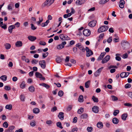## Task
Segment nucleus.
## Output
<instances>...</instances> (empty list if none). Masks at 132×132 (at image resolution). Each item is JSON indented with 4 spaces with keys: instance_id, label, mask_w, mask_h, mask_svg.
I'll list each match as a JSON object with an SVG mask.
<instances>
[{
    "instance_id": "obj_30",
    "label": "nucleus",
    "mask_w": 132,
    "mask_h": 132,
    "mask_svg": "<svg viewBox=\"0 0 132 132\" xmlns=\"http://www.w3.org/2000/svg\"><path fill=\"white\" fill-rule=\"evenodd\" d=\"M116 55V57H115L116 60L119 61H121V57L118 56L120 55V54H117Z\"/></svg>"
},
{
    "instance_id": "obj_24",
    "label": "nucleus",
    "mask_w": 132,
    "mask_h": 132,
    "mask_svg": "<svg viewBox=\"0 0 132 132\" xmlns=\"http://www.w3.org/2000/svg\"><path fill=\"white\" fill-rule=\"evenodd\" d=\"M112 121L113 123L116 124H117L119 122V120L116 118H113Z\"/></svg>"
},
{
    "instance_id": "obj_35",
    "label": "nucleus",
    "mask_w": 132,
    "mask_h": 132,
    "mask_svg": "<svg viewBox=\"0 0 132 132\" xmlns=\"http://www.w3.org/2000/svg\"><path fill=\"white\" fill-rule=\"evenodd\" d=\"M57 126L60 128L61 129H62L63 128V127L62 126V124L61 122H58L56 123Z\"/></svg>"
},
{
    "instance_id": "obj_63",
    "label": "nucleus",
    "mask_w": 132,
    "mask_h": 132,
    "mask_svg": "<svg viewBox=\"0 0 132 132\" xmlns=\"http://www.w3.org/2000/svg\"><path fill=\"white\" fill-rule=\"evenodd\" d=\"M18 79L16 77H13L12 80L13 81H16Z\"/></svg>"
},
{
    "instance_id": "obj_28",
    "label": "nucleus",
    "mask_w": 132,
    "mask_h": 132,
    "mask_svg": "<svg viewBox=\"0 0 132 132\" xmlns=\"http://www.w3.org/2000/svg\"><path fill=\"white\" fill-rule=\"evenodd\" d=\"M127 117V114H123L121 116V119L123 120H125Z\"/></svg>"
},
{
    "instance_id": "obj_49",
    "label": "nucleus",
    "mask_w": 132,
    "mask_h": 132,
    "mask_svg": "<svg viewBox=\"0 0 132 132\" xmlns=\"http://www.w3.org/2000/svg\"><path fill=\"white\" fill-rule=\"evenodd\" d=\"M31 28L32 30H34L37 29V27H35L34 25L33 24L31 23Z\"/></svg>"
},
{
    "instance_id": "obj_48",
    "label": "nucleus",
    "mask_w": 132,
    "mask_h": 132,
    "mask_svg": "<svg viewBox=\"0 0 132 132\" xmlns=\"http://www.w3.org/2000/svg\"><path fill=\"white\" fill-rule=\"evenodd\" d=\"M39 44L43 46H45L46 45V42L43 41H40L39 42Z\"/></svg>"
},
{
    "instance_id": "obj_33",
    "label": "nucleus",
    "mask_w": 132,
    "mask_h": 132,
    "mask_svg": "<svg viewBox=\"0 0 132 132\" xmlns=\"http://www.w3.org/2000/svg\"><path fill=\"white\" fill-rule=\"evenodd\" d=\"M12 108V105L11 104L7 105L5 107V108L6 109H8L9 110H11Z\"/></svg>"
},
{
    "instance_id": "obj_62",
    "label": "nucleus",
    "mask_w": 132,
    "mask_h": 132,
    "mask_svg": "<svg viewBox=\"0 0 132 132\" xmlns=\"http://www.w3.org/2000/svg\"><path fill=\"white\" fill-rule=\"evenodd\" d=\"M15 26H16L17 28L19 27L20 25V23L19 22H17L15 24Z\"/></svg>"
},
{
    "instance_id": "obj_60",
    "label": "nucleus",
    "mask_w": 132,
    "mask_h": 132,
    "mask_svg": "<svg viewBox=\"0 0 132 132\" xmlns=\"http://www.w3.org/2000/svg\"><path fill=\"white\" fill-rule=\"evenodd\" d=\"M109 31L110 32L112 33L114 32V30H113V28H111L109 29Z\"/></svg>"
},
{
    "instance_id": "obj_34",
    "label": "nucleus",
    "mask_w": 132,
    "mask_h": 132,
    "mask_svg": "<svg viewBox=\"0 0 132 132\" xmlns=\"http://www.w3.org/2000/svg\"><path fill=\"white\" fill-rule=\"evenodd\" d=\"M92 99L95 102H97L98 101V98L94 96H92Z\"/></svg>"
},
{
    "instance_id": "obj_12",
    "label": "nucleus",
    "mask_w": 132,
    "mask_h": 132,
    "mask_svg": "<svg viewBox=\"0 0 132 132\" xmlns=\"http://www.w3.org/2000/svg\"><path fill=\"white\" fill-rule=\"evenodd\" d=\"M129 74L128 72H122L121 73L120 75V77L121 78H124L128 77Z\"/></svg>"
},
{
    "instance_id": "obj_40",
    "label": "nucleus",
    "mask_w": 132,
    "mask_h": 132,
    "mask_svg": "<svg viewBox=\"0 0 132 132\" xmlns=\"http://www.w3.org/2000/svg\"><path fill=\"white\" fill-rule=\"evenodd\" d=\"M25 82L24 81H23L20 85V87L22 89H23L25 86Z\"/></svg>"
},
{
    "instance_id": "obj_41",
    "label": "nucleus",
    "mask_w": 132,
    "mask_h": 132,
    "mask_svg": "<svg viewBox=\"0 0 132 132\" xmlns=\"http://www.w3.org/2000/svg\"><path fill=\"white\" fill-rule=\"evenodd\" d=\"M72 15L71 13H69L67 14H65L64 15L63 17L64 18H67L69 17L70 16Z\"/></svg>"
},
{
    "instance_id": "obj_57",
    "label": "nucleus",
    "mask_w": 132,
    "mask_h": 132,
    "mask_svg": "<svg viewBox=\"0 0 132 132\" xmlns=\"http://www.w3.org/2000/svg\"><path fill=\"white\" fill-rule=\"evenodd\" d=\"M57 110V108L56 106H54L51 109V111L52 112L55 111Z\"/></svg>"
},
{
    "instance_id": "obj_61",
    "label": "nucleus",
    "mask_w": 132,
    "mask_h": 132,
    "mask_svg": "<svg viewBox=\"0 0 132 132\" xmlns=\"http://www.w3.org/2000/svg\"><path fill=\"white\" fill-rule=\"evenodd\" d=\"M125 105L128 106H131V104L128 103H126L124 104Z\"/></svg>"
},
{
    "instance_id": "obj_64",
    "label": "nucleus",
    "mask_w": 132,
    "mask_h": 132,
    "mask_svg": "<svg viewBox=\"0 0 132 132\" xmlns=\"http://www.w3.org/2000/svg\"><path fill=\"white\" fill-rule=\"evenodd\" d=\"M23 130L22 128H20L18 130H16L15 132H23Z\"/></svg>"
},
{
    "instance_id": "obj_51",
    "label": "nucleus",
    "mask_w": 132,
    "mask_h": 132,
    "mask_svg": "<svg viewBox=\"0 0 132 132\" xmlns=\"http://www.w3.org/2000/svg\"><path fill=\"white\" fill-rule=\"evenodd\" d=\"M38 62V61L36 59H34L32 61L31 63L32 64H36Z\"/></svg>"
},
{
    "instance_id": "obj_25",
    "label": "nucleus",
    "mask_w": 132,
    "mask_h": 132,
    "mask_svg": "<svg viewBox=\"0 0 132 132\" xmlns=\"http://www.w3.org/2000/svg\"><path fill=\"white\" fill-rule=\"evenodd\" d=\"M88 117V114L86 113H84L82 114L80 116L81 118L82 119H86Z\"/></svg>"
},
{
    "instance_id": "obj_58",
    "label": "nucleus",
    "mask_w": 132,
    "mask_h": 132,
    "mask_svg": "<svg viewBox=\"0 0 132 132\" xmlns=\"http://www.w3.org/2000/svg\"><path fill=\"white\" fill-rule=\"evenodd\" d=\"M3 26H1V27L2 28L4 29H7V27L6 24H4Z\"/></svg>"
},
{
    "instance_id": "obj_56",
    "label": "nucleus",
    "mask_w": 132,
    "mask_h": 132,
    "mask_svg": "<svg viewBox=\"0 0 132 132\" xmlns=\"http://www.w3.org/2000/svg\"><path fill=\"white\" fill-rule=\"evenodd\" d=\"M112 41V37H110L108 38V39L107 40V41L108 43H110Z\"/></svg>"
},
{
    "instance_id": "obj_47",
    "label": "nucleus",
    "mask_w": 132,
    "mask_h": 132,
    "mask_svg": "<svg viewBox=\"0 0 132 132\" xmlns=\"http://www.w3.org/2000/svg\"><path fill=\"white\" fill-rule=\"evenodd\" d=\"M4 89L6 90H9L11 89V87L8 86H6L5 87Z\"/></svg>"
},
{
    "instance_id": "obj_21",
    "label": "nucleus",
    "mask_w": 132,
    "mask_h": 132,
    "mask_svg": "<svg viewBox=\"0 0 132 132\" xmlns=\"http://www.w3.org/2000/svg\"><path fill=\"white\" fill-rule=\"evenodd\" d=\"M39 85L42 86L46 88V89H48L50 88V86L46 84L45 83H42L39 84Z\"/></svg>"
},
{
    "instance_id": "obj_11",
    "label": "nucleus",
    "mask_w": 132,
    "mask_h": 132,
    "mask_svg": "<svg viewBox=\"0 0 132 132\" xmlns=\"http://www.w3.org/2000/svg\"><path fill=\"white\" fill-rule=\"evenodd\" d=\"M96 22L95 20H93L90 22L88 24V26L90 27H94L96 25Z\"/></svg>"
},
{
    "instance_id": "obj_3",
    "label": "nucleus",
    "mask_w": 132,
    "mask_h": 132,
    "mask_svg": "<svg viewBox=\"0 0 132 132\" xmlns=\"http://www.w3.org/2000/svg\"><path fill=\"white\" fill-rule=\"evenodd\" d=\"M54 0H46L45 2L42 4V6H45L48 5H50L54 2Z\"/></svg>"
},
{
    "instance_id": "obj_17",
    "label": "nucleus",
    "mask_w": 132,
    "mask_h": 132,
    "mask_svg": "<svg viewBox=\"0 0 132 132\" xmlns=\"http://www.w3.org/2000/svg\"><path fill=\"white\" fill-rule=\"evenodd\" d=\"M28 39L31 42H33L36 39V37L32 36H29L28 37Z\"/></svg>"
},
{
    "instance_id": "obj_39",
    "label": "nucleus",
    "mask_w": 132,
    "mask_h": 132,
    "mask_svg": "<svg viewBox=\"0 0 132 132\" xmlns=\"http://www.w3.org/2000/svg\"><path fill=\"white\" fill-rule=\"evenodd\" d=\"M8 126V123L6 121L4 122L3 125V127L5 128H7Z\"/></svg>"
},
{
    "instance_id": "obj_15",
    "label": "nucleus",
    "mask_w": 132,
    "mask_h": 132,
    "mask_svg": "<svg viewBox=\"0 0 132 132\" xmlns=\"http://www.w3.org/2000/svg\"><path fill=\"white\" fill-rule=\"evenodd\" d=\"M58 117L61 120H63L64 118V113L62 112H60L59 113Z\"/></svg>"
},
{
    "instance_id": "obj_37",
    "label": "nucleus",
    "mask_w": 132,
    "mask_h": 132,
    "mask_svg": "<svg viewBox=\"0 0 132 132\" xmlns=\"http://www.w3.org/2000/svg\"><path fill=\"white\" fill-rule=\"evenodd\" d=\"M60 37L61 40H66V37L63 34L60 35Z\"/></svg>"
},
{
    "instance_id": "obj_10",
    "label": "nucleus",
    "mask_w": 132,
    "mask_h": 132,
    "mask_svg": "<svg viewBox=\"0 0 132 132\" xmlns=\"http://www.w3.org/2000/svg\"><path fill=\"white\" fill-rule=\"evenodd\" d=\"M103 67H102L99 68L94 73V75L96 77L99 76L101 72L102 71Z\"/></svg>"
},
{
    "instance_id": "obj_44",
    "label": "nucleus",
    "mask_w": 132,
    "mask_h": 132,
    "mask_svg": "<svg viewBox=\"0 0 132 132\" xmlns=\"http://www.w3.org/2000/svg\"><path fill=\"white\" fill-rule=\"evenodd\" d=\"M131 87V85L130 84L128 83L125 85V87L126 88H130Z\"/></svg>"
},
{
    "instance_id": "obj_54",
    "label": "nucleus",
    "mask_w": 132,
    "mask_h": 132,
    "mask_svg": "<svg viewBox=\"0 0 132 132\" xmlns=\"http://www.w3.org/2000/svg\"><path fill=\"white\" fill-rule=\"evenodd\" d=\"M48 52H46L45 53H43V57L44 58L46 57L48 55Z\"/></svg>"
},
{
    "instance_id": "obj_52",
    "label": "nucleus",
    "mask_w": 132,
    "mask_h": 132,
    "mask_svg": "<svg viewBox=\"0 0 132 132\" xmlns=\"http://www.w3.org/2000/svg\"><path fill=\"white\" fill-rule=\"evenodd\" d=\"M112 100L113 101H116L118 100V98L116 97L113 95L112 96Z\"/></svg>"
},
{
    "instance_id": "obj_1",
    "label": "nucleus",
    "mask_w": 132,
    "mask_h": 132,
    "mask_svg": "<svg viewBox=\"0 0 132 132\" xmlns=\"http://www.w3.org/2000/svg\"><path fill=\"white\" fill-rule=\"evenodd\" d=\"M109 28L108 26H103L100 27L98 29L97 31L99 33H101L107 30Z\"/></svg>"
},
{
    "instance_id": "obj_50",
    "label": "nucleus",
    "mask_w": 132,
    "mask_h": 132,
    "mask_svg": "<svg viewBox=\"0 0 132 132\" xmlns=\"http://www.w3.org/2000/svg\"><path fill=\"white\" fill-rule=\"evenodd\" d=\"M87 130L88 132H91L93 129V128L92 127H88L87 128Z\"/></svg>"
},
{
    "instance_id": "obj_7",
    "label": "nucleus",
    "mask_w": 132,
    "mask_h": 132,
    "mask_svg": "<svg viewBox=\"0 0 132 132\" xmlns=\"http://www.w3.org/2000/svg\"><path fill=\"white\" fill-rule=\"evenodd\" d=\"M110 58V56L109 55H107L102 60V63L103 64L106 63L107 62Z\"/></svg>"
},
{
    "instance_id": "obj_5",
    "label": "nucleus",
    "mask_w": 132,
    "mask_h": 132,
    "mask_svg": "<svg viewBox=\"0 0 132 132\" xmlns=\"http://www.w3.org/2000/svg\"><path fill=\"white\" fill-rule=\"evenodd\" d=\"M39 64L43 69H45L46 66V62L44 60L40 61L39 62Z\"/></svg>"
},
{
    "instance_id": "obj_27",
    "label": "nucleus",
    "mask_w": 132,
    "mask_h": 132,
    "mask_svg": "<svg viewBox=\"0 0 132 132\" xmlns=\"http://www.w3.org/2000/svg\"><path fill=\"white\" fill-rule=\"evenodd\" d=\"M28 89L29 91L31 92H33L35 91V88L33 86L29 87Z\"/></svg>"
},
{
    "instance_id": "obj_23",
    "label": "nucleus",
    "mask_w": 132,
    "mask_h": 132,
    "mask_svg": "<svg viewBox=\"0 0 132 132\" xmlns=\"http://www.w3.org/2000/svg\"><path fill=\"white\" fill-rule=\"evenodd\" d=\"M78 101L80 102H83L84 100L83 96L82 95H80L78 98Z\"/></svg>"
},
{
    "instance_id": "obj_6",
    "label": "nucleus",
    "mask_w": 132,
    "mask_h": 132,
    "mask_svg": "<svg viewBox=\"0 0 132 132\" xmlns=\"http://www.w3.org/2000/svg\"><path fill=\"white\" fill-rule=\"evenodd\" d=\"M76 46L80 50H81L82 52H85V49L81 45L80 43H79L77 44L76 45Z\"/></svg>"
},
{
    "instance_id": "obj_38",
    "label": "nucleus",
    "mask_w": 132,
    "mask_h": 132,
    "mask_svg": "<svg viewBox=\"0 0 132 132\" xmlns=\"http://www.w3.org/2000/svg\"><path fill=\"white\" fill-rule=\"evenodd\" d=\"M84 111V108H81L80 109L78 110L77 111V113L79 114L82 113Z\"/></svg>"
},
{
    "instance_id": "obj_46",
    "label": "nucleus",
    "mask_w": 132,
    "mask_h": 132,
    "mask_svg": "<svg viewBox=\"0 0 132 132\" xmlns=\"http://www.w3.org/2000/svg\"><path fill=\"white\" fill-rule=\"evenodd\" d=\"M52 122V121L50 120H47L46 122V123L49 125H51Z\"/></svg>"
},
{
    "instance_id": "obj_32",
    "label": "nucleus",
    "mask_w": 132,
    "mask_h": 132,
    "mask_svg": "<svg viewBox=\"0 0 132 132\" xmlns=\"http://www.w3.org/2000/svg\"><path fill=\"white\" fill-rule=\"evenodd\" d=\"M63 58H61L60 57H58L56 59V61L57 63H60L63 60Z\"/></svg>"
},
{
    "instance_id": "obj_31",
    "label": "nucleus",
    "mask_w": 132,
    "mask_h": 132,
    "mask_svg": "<svg viewBox=\"0 0 132 132\" xmlns=\"http://www.w3.org/2000/svg\"><path fill=\"white\" fill-rule=\"evenodd\" d=\"M4 46L5 47V48L7 50L10 49L11 47V45L9 43H6L5 44Z\"/></svg>"
},
{
    "instance_id": "obj_53",
    "label": "nucleus",
    "mask_w": 132,
    "mask_h": 132,
    "mask_svg": "<svg viewBox=\"0 0 132 132\" xmlns=\"http://www.w3.org/2000/svg\"><path fill=\"white\" fill-rule=\"evenodd\" d=\"M128 54L126 53L125 54H124L122 56V57L123 59H126L128 57Z\"/></svg>"
},
{
    "instance_id": "obj_45",
    "label": "nucleus",
    "mask_w": 132,
    "mask_h": 132,
    "mask_svg": "<svg viewBox=\"0 0 132 132\" xmlns=\"http://www.w3.org/2000/svg\"><path fill=\"white\" fill-rule=\"evenodd\" d=\"M63 94V92L62 90H60L58 93V95L60 96H62Z\"/></svg>"
},
{
    "instance_id": "obj_13",
    "label": "nucleus",
    "mask_w": 132,
    "mask_h": 132,
    "mask_svg": "<svg viewBox=\"0 0 132 132\" xmlns=\"http://www.w3.org/2000/svg\"><path fill=\"white\" fill-rule=\"evenodd\" d=\"M15 128V127L13 126H10L8 129L5 131V132H13V130Z\"/></svg>"
},
{
    "instance_id": "obj_4",
    "label": "nucleus",
    "mask_w": 132,
    "mask_h": 132,
    "mask_svg": "<svg viewBox=\"0 0 132 132\" xmlns=\"http://www.w3.org/2000/svg\"><path fill=\"white\" fill-rule=\"evenodd\" d=\"M91 33V31L89 29H85L83 32L84 35L86 37L89 36L90 35Z\"/></svg>"
},
{
    "instance_id": "obj_16",
    "label": "nucleus",
    "mask_w": 132,
    "mask_h": 132,
    "mask_svg": "<svg viewBox=\"0 0 132 132\" xmlns=\"http://www.w3.org/2000/svg\"><path fill=\"white\" fill-rule=\"evenodd\" d=\"M106 54V53L105 52L102 53L100 56L98 57L97 59V60L99 61L102 60Z\"/></svg>"
},
{
    "instance_id": "obj_26",
    "label": "nucleus",
    "mask_w": 132,
    "mask_h": 132,
    "mask_svg": "<svg viewBox=\"0 0 132 132\" xmlns=\"http://www.w3.org/2000/svg\"><path fill=\"white\" fill-rule=\"evenodd\" d=\"M33 111L34 113L36 114L40 112V110L39 109L36 108L33 109Z\"/></svg>"
},
{
    "instance_id": "obj_18",
    "label": "nucleus",
    "mask_w": 132,
    "mask_h": 132,
    "mask_svg": "<svg viewBox=\"0 0 132 132\" xmlns=\"http://www.w3.org/2000/svg\"><path fill=\"white\" fill-rule=\"evenodd\" d=\"M15 45L17 47H21L22 46V43L20 41H18L15 43Z\"/></svg>"
},
{
    "instance_id": "obj_43",
    "label": "nucleus",
    "mask_w": 132,
    "mask_h": 132,
    "mask_svg": "<svg viewBox=\"0 0 132 132\" xmlns=\"http://www.w3.org/2000/svg\"><path fill=\"white\" fill-rule=\"evenodd\" d=\"M106 3L105 0H101L99 2V4H104Z\"/></svg>"
},
{
    "instance_id": "obj_2",
    "label": "nucleus",
    "mask_w": 132,
    "mask_h": 132,
    "mask_svg": "<svg viewBox=\"0 0 132 132\" xmlns=\"http://www.w3.org/2000/svg\"><path fill=\"white\" fill-rule=\"evenodd\" d=\"M86 51V56L89 57L91 55L93 54V51L91 50H90L88 47H86L85 49Z\"/></svg>"
},
{
    "instance_id": "obj_59",
    "label": "nucleus",
    "mask_w": 132,
    "mask_h": 132,
    "mask_svg": "<svg viewBox=\"0 0 132 132\" xmlns=\"http://www.w3.org/2000/svg\"><path fill=\"white\" fill-rule=\"evenodd\" d=\"M95 8L94 7H92L89 9L88 10V11H93L94 10H95Z\"/></svg>"
},
{
    "instance_id": "obj_22",
    "label": "nucleus",
    "mask_w": 132,
    "mask_h": 132,
    "mask_svg": "<svg viewBox=\"0 0 132 132\" xmlns=\"http://www.w3.org/2000/svg\"><path fill=\"white\" fill-rule=\"evenodd\" d=\"M97 126L98 128L100 129L102 128L103 127V123L101 122H98L97 124Z\"/></svg>"
},
{
    "instance_id": "obj_8",
    "label": "nucleus",
    "mask_w": 132,
    "mask_h": 132,
    "mask_svg": "<svg viewBox=\"0 0 132 132\" xmlns=\"http://www.w3.org/2000/svg\"><path fill=\"white\" fill-rule=\"evenodd\" d=\"M35 76L37 78H41L43 80H44L45 78L44 77H43L42 75L40 73L38 72H36L35 73Z\"/></svg>"
},
{
    "instance_id": "obj_55",
    "label": "nucleus",
    "mask_w": 132,
    "mask_h": 132,
    "mask_svg": "<svg viewBox=\"0 0 132 132\" xmlns=\"http://www.w3.org/2000/svg\"><path fill=\"white\" fill-rule=\"evenodd\" d=\"M69 61V56H67L65 60V62H68Z\"/></svg>"
},
{
    "instance_id": "obj_14",
    "label": "nucleus",
    "mask_w": 132,
    "mask_h": 132,
    "mask_svg": "<svg viewBox=\"0 0 132 132\" xmlns=\"http://www.w3.org/2000/svg\"><path fill=\"white\" fill-rule=\"evenodd\" d=\"M86 1L85 0H77L76 1L75 3L77 5H80L84 3Z\"/></svg>"
},
{
    "instance_id": "obj_36",
    "label": "nucleus",
    "mask_w": 132,
    "mask_h": 132,
    "mask_svg": "<svg viewBox=\"0 0 132 132\" xmlns=\"http://www.w3.org/2000/svg\"><path fill=\"white\" fill-rule=\"evenodd\" d=\"M7 78L6 75H3L1 77L0 79L3 80L5 81L7 80Z\"/></svg>"
},
{
    "instance_id": "obj_9",
    "label": "nucleus",
    "mask_w": 132,
    "mask_h": 132,
    "mask_svg": "<svg viewBox=\"0 0 132 132\" xmlns=\"http://www.w3.org/2000/svg\"><path fill=\"white\" fill-rule=\"evenodd\" d=\"M66 44V42L65 41L63 42L62 43L58 45L57 47V48L58 50H60L63 48L65 45Z\"/></svg>"
},
{
    "instance_id": "obj_29",
    "label": "nucleus",
    "mask_w": 132,
    "mask_h": 132,
    "mask_svg": "<svg viewBox=\"0 0 132 132\" xmlns=\"http://www.w3.org/2000/svg\"><path fill=\"white\" fill-rule=\"evenodd\" d=\"M90 81L89 80H88L86 82L85 84V87L86 88H88L89 87V86L90 85Z\"/></svg>"
},
{
    "instance_id": "obj_19",
    "label": "nucleus",
    "mask_w": 132,
    "mask_h": 132,
    "mask_svg": "<svg viewBox=\"0 0 132 132\" xmlns=\"http://www.w3.org/2000/svg\"><path fill=\"white\" fill-rule=\"evenodd\" d=\"M92 111L95 113H97L98 112V107L97 106H93L92 108Z\"/></svg>"
},
{
    "instance_id": "obj_42",
    "label": "nucleus",
    "mask_w": 132,
    "mask_h": 132,
    "mask_svg": "<svg viewBox=\"0 0 132 132\" xmlns=\"http://www.w3.org/2000/svg\"><path fill=\"white\" fill-rule=\"evenodd\" d=\"M119 111L118 110H114L113 113V114L114 116H116L119 113Z\"/></svg>"
},
{
    "instance_id": "obj_20",
    "label": "nucleus",
    "mask_w": 132,
    "mask_h": 132,
    "mask_svg": "<svg viewBox=\"0 0 132 132\" xmlns=\"http://www.w3.org/2000/svg\"><path fill=\"white\" fill-rule=\"evenodd\" d=\"M15 25H11L8 28V30L9 32L11 33L13 29L15 28Z\"/></svg>"
}]
</instances>
